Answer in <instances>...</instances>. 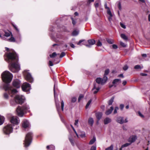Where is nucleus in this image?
I'll return each mask as SVG.
<instances>
[{"label": "nucleus", "mask_w": 150, "mask_h": 150, "mask_svg": "<svg viewBox=\"0 0 150 150\" xmlns=\"http://www.w3.org/2000/svg\"><path fill=\"white\" fill-rule=\"evenodd\" d=\"M4 57L6 61L9 63V69L11 72L15 73L20 70V66L18 63V57L14 50L5 53Z\"/></svg>", "instance_id": "nucleus-1"}, {"label": "nucleus", "mask_w": 150, "mask_h": 150, "mask_svg": "<svg viewBox=\"0 0 150 150\" xmlns=\"http://www.w3.org/2000/svg\"><path fill=\"white\" fill-rule=\"evenodd\" d=\"M1 77L3 81L6 83L5 84H9L12 80L13 75L9 71H5L1 74Z\"/></svg>", "instance_id": "nucleus-2"}, {"label": "nucleus", "mask_w": 150, "mask_h": 150, "mask_svg": "<svg viewBox=\"0 0 150 150\" xmlns=\"http://www.w3.org/2000/svg\"><path fill=\"white\" fill-rule=\"evenodd\" d=\"M29 106L27 105L22 106H18L16 110L17 115L20 117H22L24 114L29 111Z\"/></svg>", "instance_id": "nucleus-3"}, {"label": "nucleus", "mask_w": 150, "mask_h": 150, "mask_svg": "<svg viewBox=\"0 0 150 150\" xmlns=\"http://www.w3.org/2000/svg\"><path fill=\"white\" fill-rule=\"evenodd\" d=\"M33 135V133L31 132H29L26 134L23 143L25 147L27 148L30 145L32 141Z\"/></svg>", "instance_id": "nucleus-4"}, {"label": "nucleus", "mask_w": 150, "mask_h": 150, "mask_svg": "<svg viewBox=\"0 0 150 150\" xmlns=\"http://www.w3.org/2000/svg\"><path fill=\"white\" fill-rule=\"evenodd\" d=\"M3 88L5 91L7 92L9 95L13 93H16L17 92L15 89H12V87L9 86V84H4L3 85Z\"/></svg>", "instance_id": "nucleus-5"}, {"label": "nucleus", "mask_w": 150, "mask_h": 150, "mask_svg": "<svg viewBox=\"0 0 150 150\" xmlns=\"http://www.w3.org/2000/svg\"><path fill=\"white\" fill-rule=\"evenodd\" d=\"M13 128L11 124H8L4 127L3 129L4 133L6 135H9L12 132Z\"/></svg>", "instance_id": "nucleus-6"}, {"label": "nucleus", "mask_w": 150, "mask_h": 150, "mask_svg": "<svg viewBox=\"0 0 150 150\" xmlns=\"http://www.w3.org/2000/svg\"><path fill=\"white\" fill-rule=\"evenodd\" d=\"M14 99L16 103L21 105L24 102L25 100L24 96L18 95L15 96Z\"/></svg>", "instance_id": "nucleus-7"}, {"label": "nucleus", "mask_w": 150, "mask_h": 150, "mask_svg": "<svg viewBox=\"0 0 150 150\" xmlns=\"http://www.w3.org/2000/svg\"><path fill=\"white\" fill-rule=\"evenodd\" d=\"M21 88L23 91L28 92L30 89V86L29 83L26 82L25 83L22 85Z\"/></svg>", "instance_id": "nucleus-8"}, {"label": "nucleus", "mask_w": 150, "mask_h": 150, "mask_svg": "<svg viewBox=\"0 0 150 150\" xmlns=\"http://www.w3.org/2000/svg\"><path fill=\"white\" fill-rule=\"evenodd\" d=\"M12 85L15 88H19L21 86V81L18 79H15L12 82Z\"/></svg>", "instance_id": "nucleus-9"}, {"label": "nucleus", "mask_w": 150, "mask_h": 150, "mask_svg": "<svg viewBox=\"0 0 150 150\" xmlns=\"http://www.w3.org/2000/svg\"><path fill=\"white\" fill-rule=\"evenodd\" d=\"M25 79L28 81L30 83H32L33 81V79L30 73H26L25 74Z\"/></svg>", "instance_id": "nucleus-10"}, {"label": "nucleus", "mask_w": 150, "mask_h": 150, "mask_svg": "<svg viewBox=\"0 0 150 150\" xmlns=\"http://www.w3.org/2000/svg\"><path fill=\"white\" fill-rule=\"evenodd\" d=\"M18 118L17 117L12 116L10 118V121L12 124L18 125L19 121L18 120Z\"/></svg>", "instance_id": "nucleus-11"}, {"label": "nucleus", "mask_w": 150, "mask_h": 150, "mask_svg": "<svg viewBox=\"0 0 150 150\" xmlns=\"http://www.w3.org/2000/svg\"><path fill=\"white\" fill-rule=\"evenodd\" d=\"M88 42L89 45H86V47H91L90 45H92L94 44L95 43V41L93 39L89 40H88Z\"/></svg>", "instance_id": "nucleus-12"}, {"label": "nucleus", "mask_w": 150, "mask_h": 150, "mask_svg": "<svg viewBox=\"0 0 150 150\" xmlns=\"http://www.w3.org/2000/svg\"><path fill=\"white\" fill-rule=\"evenodd\" d=\"M104 7H105V9H107V13L110 16V17H109V18H111L112 17V15L111 12V11L110 9V8H109V7H108L107 6V4L106 3L105 5H104Z\"/></svg>", "instance_id": "nucleus-13"}, {"label": "nucleus", "mask_w": 150, "mask_h": 150, "mask_svg": "<svg viewBox=\"0 0 150 150\" xmlns=\"http://www.w3.org/2000/svg\"><path fill=\"white\" fill-rule=\"evenodd\" d=\"M29 122L27 120H24L23 122L22 126L25 128H26L29 127Z\"/></svg>", "instance_id": "nucleus-14"}, {"label": "nucleus", "mask_w": 150, "mask_h": 150, "mask_svg": "<svg viewBox=\"0 0 150 150\" xmlns=\"http://www.w3.org/2000/svg\"><path fill=\"white\" fill-rule=\"evenodd\" d=\"M137 139V138L136 136L135 135L132 136L129 138L128 139V142L131 143H132L134 142Z\"/></svg>", "instance_id": "nucleus-15"}, {"label": "nucleus", "mask_w": 150, "mask_h": 150, "mask_svg": "<svg viewBox=\"0 0 150 150\" xmlns=\"http://www.w3.org/2000/svg\"><path fill=\"white\" fill-rule=\"evenodd\" d=\"M4 34L3 36V38L4 37H8L12 34V33L8 30H5L4 31Z\"/></svg>", "instance_id": "nucleus-16"}, {"label": "nucleus", "mask_w": 150, "mask_h": 150, "mask_svg": "<svg viewBox=\"0 0 150 150\" xmlns=\"http://www.w3.org/2000/svg\"><path fill=\"white\" fill-rule=\"evenodd\" d=\"M103 114L101 112H98L96 114V116L97 119L98 120H100Z\"/></svg>", "instance_id": "nucleus-17"}, {"label": "nucleus", "mask_w": 150, "mask_h": 150, "mask_svg": "<svg viewBox=\"0 0 150 150\" xmlns=\"http://www.w3.org/2000/svg\"><path fill=\"white\" fill-rule=\"evenodd\" d=\"M113 109V107L112 106L111 107L110 109H108L105 112V114L107 115H110L112 113Z\"/></svg>", "instance_id": "nucleus-18"}, {"label": "nucleus", "mask_w": 150, "mask_h": 150, "mask_svg": "<svg viewBox=\"0 0 150 150\" xmlns=\"http://www.w3.org/2000/svg\"><path fill=\"white\" fill-rule=\"evenodd\" d=\"M117 122L120 124H122L125 122L123 120V118L122 117H118L117 119Z\"/></svg>", "instance_id": "nucleus-19"}, {"label": "nucleus", "mask_w": 150, "mask_h": 150, "mask_svg": "<svg viewBox=\"0 0 150 150\" xmlns=\"http://www.w3.org/2000/svg\"><path fill=\"white\" fill-rule=\"evenodd\" d=\"M111 119L109 117H106L104 120V124L106 125L110 123L111 122Z\"/></svg>", "instance_id": "nucleus-20"}, {"label": "nucleus", "mask_w": 150, "mask_h": 150, "mask_svg": "<svg viewBox=\"0 0 150 150\" xmlns=\"http://www.w3.org/2000/svg\"><path fill=\"white\" fill-rule=\"evenodd\" d=\"M5 118L4 117L0 115V125H2L4 122Z\"/></svg>", "instance_id": "nucleus-21"}, {"label": "nucleus", "mask_w": 150, "mask_h": 150, "mask_svg": "<svg viewBox=\"0 0 150 150\" xmlns=\"http://www.w3.org/2000/svg\"><path fill=\"white\" fill-rule=\"evenodd\" d=\"M96 82L98 84H103V83L102 82V79L100 78H97L96 79Z\"/></svg>", "instance_id": "nucleus-22"}, {"label": "nucleus", "mask_w": 150, "mask_h": 150, "mask_svg": "<svg viewBox=\"0 0 150 150\" xmlns=\"http://www.w3.org/2000/svg\"><path fill=\"white\" fill-rule=\"evenodd\" d=\"M94 121L92 118H90L88 120V123L91 126H92L93 123Z\"/></svg>", "instance_id": "nucleus-23"}, {"label": "nucleus", "mask_w": 150, "mask_h": 150, "mask_svg": "<svg viewBox=\"0 0 150 150\" xmlns=\"http://www.w3.org/2000/svg\"><path fill=\"white\" fill-rule=\"evenodd\" d=\"M79 136L82 138H83L85 137L86 134L84 132H78Z\"/></svg>", "instance_id": "nucleus-24"}, {"label": "nucleus", "mask_w": 150, "mask_h": 150, "mask_svg": "<svg viewBox=\"0 0 150 150\" xmlns=\"http://www.w3.org/2000/svg\"><path fill=\"white\" fill-rule=\"evenodd\" d=\"M121 37L125 40H128L127 37L124 34H121Z\"/></svg>", "instance_id": "nucleus-25"}, {"label": "nucleus", "mask_w": 150, "mask_h": 150, "mask_svg": "<svg viewBox=\"0 0 150 150\" xmlns=\"http://www.w3.org/2000/svg\"><path fill=\"white\" fill-rule=\"evenodd\" d=\"M106 41L109 44H112L114 42V41L112 39L107 38Z\"/></svg>", "instance_id": "nucleus-26"}, {"label": "nucleus", "mask_w": 150, "mask_h": 150, "mask_svg": "<svg viewBox=\"0 0 150 150\" xmlns=\"http://www.w3.org/2000/svg\"><path fill=\"white\" fill-rule=\"evenodd\" d=\"M107 80V77L106 76L104 75L103 78L102 79V82L103 83H105Z\"/></svg>", "instance_id": "nucleus-27"}, {"label": "nucleus", "mask_w": 150, "mask_h": 150, "mask_svg": "<svg viewBox=\"0 0 150 150\" xmlns=\"http://www.w3.org/2000/svg\"><path fill=\"white\" fill-rule=\"evenodd\" d=\"M95 141H96V138L95 137H93L92 139H91L90 140V142L89 143V144H92L94 143V142H95Z\"/></svg>", "instance_id": "nucleus-28"}, {"label": "nucleus", "mask_w": 150, "mask_h": 150, "mask_svg": "<svg viewBox=\"0 0 150 150\" xmlns=\"http://www.w3.org/2000/svg\"><path fill=\"white\" fill-rule=\"evenodd\" d=\"M114 97H112L108 101V104L109 105H111L113 102Z\"/></svg>", "instance_id": "nucleus-29"}, {"label": "nucleus", "mask_w": 150, "mask_h": 150, "mask_svg": "<svg viewBox=\"0 0 150 150\" xmlns=\"http://www.w3.org/2000/svg\"><path fill=\"white\" fill-rule=\"evenodd\" d=\"M120 81L121 79H115L113 80V81L112 82V83L113 84H115L117 83V82Z\"/></svg>", "instance_id": "nucleus-30"}, {"label": "nucleus", "mask_w": 150, "mask_h": 150, "mask_svg": "<svg viewBox=\"0 0 150 150\" xmlns=\"http://www.w3.org/2000/svg\"><path fill=\"white\" fill-rule=\"evenodd\" d=\"M11 38L9 39V41L11 42H15V38L13 37V35L12 34V35H11Z\"/></svg>", "instance_id": "nucleus-31"}, {"label": "nucleus", "mask_w": 150, "mask_h": 150, "mask_svg": "<svg viewBox=\"0 0 150 150\" xmlns=\"http://www.w3.org/2000/svg\"><path fill=\"white\" fill-rule=\"evenodd\" d=\"M57 55L55 52H54L52 54H50V56L51 58H53L55 57Z\"/></svg>", "instance_id": "nucleus-32"}, {"label": "nucleus", "mask_w": 150, "mask_h": 150, "mask_svg": "<svg viewBox=\"0 0 150 150\" xmlns=\"http://www.w3.org/2000/svg\"><path fill=\"white\" fill-rule=\"evenodd\" d=\"M79 34V32L76 30H74L72 33V35L73 36H76Z\"/></svg>", "instance_id": "nucleus-33"}, {"label": "nucleus", "mask_w": 150, "mask_h": 150, "mask_svg": "<svg viewBox=\"0 0 150 150\" xmlns=\"http://www.w3.org/2000/svg\"><path fill=\"white\" fill-rule=\"evenodd\" d=\"M92 102V99H91L90 100H89L87 103L86 106V108L87 109L88 108V107L89 106V105H90V104L91 103V102Z\"/></svg>", "instance_id": "nucleus-34"}, {"label": "nucleus", "mask_w": 150, "mask_h": 150, "mask_svg": "<svg viewBox=\"0 0 150 150\" xmlns=\"http://www.w3.org/2000/svg\"><path fill=\"white\" fill-rule=\"evenodd\" d=\"M69 140L71 142V145L73 146H74V141L73 139L71 138H69Z\"/></svg>", "instance_id": "nucleus-35"}, {"label": "nucleus", "mask_w": 150, "mask_h": 150, "mask_svg": "<svg viewBox=\"0 0 150 150\" xmlns=\"http://www.w3.org/2000/svg\"><path fill=\"white\" fill-rule=\"evenodd\" d=\"M113 146L112 144L110 146L106 148L105 150H113Z\"/></svg>", "instance_id": "nucleus-36"}, {"label": "nucleus", "mask_w": 150, "mask_h": 150, "mask_svg": "<svg viewBox=\"0 0 150 150\" xmlns=\"http://www.w3.org/2000/svg\"><path fill=\"white\" fill-rule=\"evenodd\" d=\"M4 97L5 99H8V98L9 96L8 94L6 92L4 93Z\"/></svg>", "instance_id": "nucleus-37"}, {"label": "nucleus", "mask_w": 150, "mask_h": 150, "mask_svg": "<svg viewBox=\"0 0 150 150\" xmlns=\"http://www.w3.org/2000/svg\"><path fill=\"white\" fill-rule=\"evenodd\" d=\"M110 72V70L108 69H107L105 71L104 75L107 76L108 75Z\"/></svg>", "instance_id": "nucleus-38"}, {"label": "nucleus", "mask_w": 150, "mask_h": 150, "mask_svg": "<svg viewBox=\"0 0 150 150\" xmlns=\"http://www.w3.org/2000/svg\"><path fill=\"white\" fill-rule=\"evenodd\" d=\"M11 24L14 27L15 29L16 30V31L17 32H18L19 31L18 29V28L17 27H16V26L13 23H11Z\"/></svg>", "instance_id": "nucleus-39"}, {"label": "nucleus", "mask_w": 150, "mask_h": 150, "mask_svg": "<svg viewBox=\"0 0 150 150\" xmlns=\"http://www.w3.org/2000/svg\"><path fill=\"white\" fill-rule=\"evenodd\" d=\"M11 24L14 27L15 29L16 30V31L17 32H18L19 31L18 29V28L17 27H16V26L13 23H11Z\"/></svg>", "instance_id": "nucleus-40"}, {"label": "nucleus", "mask_w": 150, "mask_h": 150, "mask_svg": "<svg viewBox=\"0 0 150 150\" xmlns=\"http://www.w3.org/2000/svg\"><path fill=\"white\" fill-rule=\"evenodd\" d=\"M64 101L63 100H62L61 101V109L62 111H64Z\"/></svg>", "instance_id": "nucleus-41"}, {"label": "nucleus", "mask_w": 150, "mask_h": 150, "mask_svg": "<svg viewBox=\"0 0 150 150\" xmlns=\"http://www.w3.org/2000/svg\"><path fill=\"white\" fill-rule=\"evenodd\" d=\"M83 97L84 96L82 94H80L78 99V102H80L81 99L83 98Z\"/></svg>", "instance_id": "nucleus-42"}, {"label": "nucleus", "mask_w": 150, "mask_h": 150, "mask_svg": "<svg viewBox=\"0 0 150 150\" xmlns=\"http://www.w3.org/2000/svg\"><path fill=\"white\" fill-rule=\"evenodd\" d=\"M66 55L65 53L64 52H62L61 53L59 56L60 58H62L64 56Z\"/></svg>", "instance_id": "nucleus-43"}, {"label": "nucleus", "mask_w": 150, "mask_h": 150, "mask_svg": "<svg viewBox=\"0 0 150 150\" xmlns=\"http://www.w3.org/2000/svg\"><path fill=\"white\" fill-rule=\"evenodd\" d=\"M130 143H126L122 145V147H127L130 144Z\"/></svg>", "instance_id": "nucleus-44"}, {"label": "nucleus", "mask_w": 150, "mask_h": 150, "mask_svg": "<svg viewBox=\"0 0 150 150\" xmlns=\"http://www.w3.org/2000/svg\"><path fill=\"white\" fill-rule=\"evenodd\" d=\"M134 68L136 69H141V67L139 65H137L134 66Z\"/></svg>", "instance_id": "nucleus-45"}, {"label": "nucleus", "mask_w": 150, "mask_h": 150, "mask_svg": "<svg viewBox=\"0 0 150 150\" xmlns=\"http://www.w3.org/2000/svg\"><path fill=\"white\" fill-rule=\"evenodd\" d=\"M94 5V6H95V8H98V7L99 6V4L98 2H96V1L95 2V3Z\"/></svg>", "instance_id": "nucleus-46"}, {"label": "nucleus", "mask_w": 150, "mask_h": 150, "mask_svg": "<svg viewBox=\"0 0 150 150\" xmlns=\"http://www.w3.org/2000/svg\"><path fill=\"white\" fill-rule=\"evenodd\" d=\"M76 100V98L75 97H73L72 98L71 102L72 103L75 102Z\"/></svg>", "instance_id": "nucleus-47"}, {"label": "nucleus", "mask_w": 150, "mask_h": 150, "mask_svg": "<svg viewBox=\"0 0 150 150\" xmlns=\"http://www.w3.org/2000/svg\"><path fill=\"white\" fill-rule=\"evenodd\" d=\"M119 108L117 107H115V108L113 112L114 114H115L117 112V110H118Z\"/></svg>", "instance_id": "nucleus-48"}, {"label": "nucleus", "mask_w": 150, "mask_h": 150, "mask_svg": "<svg viewBox=\"0 0 150 150\" xmlns=\"http://www.w3.org/2000/svg\"><path fill=\"white\" fill-rule=\"evenodd\" d=\"M128 67L127 65H125L123 67V69L124 71H126L128 69Z\"/></svg>", "instance_id": "nucleus-49"}, {"label": "nucleus", "mask_w": 150, "mask_h": 150, "mask_svg": "<svg viewBox=\"0 0 150 150\" xmlns=\"http://www.w3.org/2000/svg\"><path fill=\"white\" fill-rule=\"evenodd\" d=\"M102 45V44L101 42L99 40H98L97 44V46H100Z\"/></svg>", "instance_id": "nucleus-50"}, {"label": "nucleus", "mask_w": 150, "mask_h": 150, "mask_svg": "<svg viewBox=\"0 0 150 150\" xmlns=\"http://www.w3.org/2000/svg\"><path fill=\"white\" fill-rule=\"evenodd\" d=\"M117 5L118 8L120 10H121V3L120 2H118L117 4Z\"/></svg>", "instance_id": "nucleus-51"}, {"label": "nucleus", "mask_w": 150, "mask_h": 150, "mask_svg": "<svg viewBox=\"0 0 150 150\" xmlns=\"http://www.w3.org/2000/svg\"><path fill=\"white\" fill-rule=\"evenodd\" d=\"M138 113L139 115L142 118H143L144 117V116L142 114H141V113L139 111H138Z\"/></svg>", "instance_id": "nucleus-52"}, {"label": "nucleus", "mask_w": 150, "mask_h": 150, "mask_svg": "<svg viewBox=\"0 0 150 150\" xmlns=\"http://www.w3.org/2000/svg\"><path fill=\"white\" fill-rule=\"evenodd\" d=\"M120 25L124 29H125L126 28L125 25L122 23H120Z\"/></svg>", "instance_id": "nucleus-53"}, {"label": "nucleus", "mask_w": 150, "mask_h": 150, "mask_svg": "<svg viewBox=\"0 0 150 150\" xmlns=\"http://www.w3.org/2000/svg\"><path fill=\"white\" fill-rule=\"evenodd\" d=\"M120 45L122 46V47H126V45L125 44V43L123 42H120Z\"/></svg>", "instance_id": "nucleus-54"}, {"label": "nucleus", "mask_w": 150, "mask_h": 150, "mask_svg": "<svg viewBox=\"0 0 150 150\" xmlns=\"http://www.w3.org/2000/svg\"><path fill=\"white\" fill-rule=\"evenodd\" d=\"M100 90V88L98 87L97 88H96V90L94 91L93 92V93L94 94H96L97 93V92H98V91Z\"/></svg>", "instance_id": "nucleus-55"}, {"label": "nucleus", "mask_w": 150, "mask_h": 150, "mask_svg": "<svg viewBox=\"0 0 150 150\" xmlns=\"http://www.w3.org/2000/svg\"><path fill=\"white\" fill-rule=\"evenodd\" d=\"M79 120H75V122L74 123V125L75 126H78V124Z\"/></svg>", "instance_id": "nucleus-56"}, {"label": "nucleus", "mask_w": 150, "mask_h": 150, "mask_svg": "<svg viewBox=\"0 0 150 150\" xmlns=\"http://www.w3.org/2000/svg\"><path fill=\"white\" fill-rule=\"evenodd\" d=\"M112 47L113 49H116L118 48L117 46L115 44H114L112 45Z\"/></svg>", "instance_id": "nucleus-57"}, {"label": "nucleus", "mask_w": 150, "mask_h": 150, "mask_svg": "<svg viewBox=\"0 0 150 150\" xmlns=\"http://www.w3.org/2000/svg\"><path fill=\"white\" fill-rule=\"evenodd\" d=\"M94 1V0H88L87 1V4L88 5L91 2H93Z\"/></svg>", "instance_id": "nucleus-58"}, {"label": "nucleus", "mask_w": 150, "mask_h": 150, "mask_svg": "<svg viewBox=\"0 0 150 150\" xmlns=\"http://www.w3.org/2000/svg\"><path fill=\"white\" fill-rule=\"evenodd\" d=\"M90 150H96V147L94 146H92L91 147Z\"/></svg>", "instance_id": "nucleus-59"}, {"label": "nucleus", "mask_w": 150, "mask_h": 150, "mask_svg": "<svg viewBox=\"0 0 150 150\" xmlns=\"http://www.w3.org/2000/svg\"><path fill=\"white\" fill-rule=\"evenodd\" d=\"M85 40H80L77 43V45H80V44L82 42H83Z\"/></svg>", "instance_id": "nucleus-60"}, {"label": "nucleus", "mask_w": 150, "mask_h": 150, "mask_svg": "<svg viewBox=\"0 0 150 150\" xmlns=\"http://www.w3.org/2000/svg\"><path fill=\"white\" fill-rule=\"evenodd\" d=\"M120 109L121 110H122L124 107V105L123 104H120Z\"/></svg>", "instance_id": "nucleus-61"}, {"label": "nucleus", "mask_w": 150, "mask_h": 150, "mask_svg": "<svg viewBox=\"0 0 150 150\" xmlns=\"http://www.w3.org/2000/svg\"><path fill=\"white\" fill-rule=\"evenodd\" d=\"M70 45L71 47L72 48H74L75 47V46L72 43H70Z\"/></svg>", "instance_id": "nucleus-62"}, {"label": "nucleus", "mask_w": 150, "mask_h": 150, "mask_svg": "<svg viewBox=\"0 0 150 150\" xmlns=\"http://www.w3.org/2000/svg\"><path fill=\"white\" fill-rule=\"evenodd\" d=\"M49 65L50 66H52L53 65V64L52 62L51 61H49Z\"/></svg>", "instance_id": "nucleus-63"}, {"label": "nucleus", "mask_w": 150, "mask_h": 150, "mask_svg": "<svg viewBox=\"0 0 150 150\" xmlns=\"http://www.w3.org/2000/svg\"><path fill=\"white\" fill-rule=\"evenodd\" d=\"M71 19L72 20V23L73 25H75V24L76 23V22L75 21H74L72 18H71Z\"/></svg>", "instance_id": "nucleus-64"}]
</instances>
